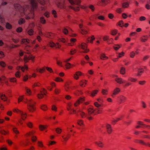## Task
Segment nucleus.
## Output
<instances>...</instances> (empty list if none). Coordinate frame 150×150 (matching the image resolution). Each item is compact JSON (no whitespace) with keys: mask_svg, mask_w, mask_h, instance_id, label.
<instances>
[{"mask_svg":"<svg viewBox=\"0 0 150 150\" xmlns=\"http://www.w3.org/2000/svg\"><path fill=\"white\" fill-rule=\"evenodd\" d=\"M31 6L25 5L23 7L18 4H16L14 5L15 8L17 9L21 13L23 12L25 15H28L25 17V18L28 19L30 18H33L34 16V11L37 8L38 2H39L41 4L44 5L45 4L47 0H29Z\"/></svg>","mask_w":150,"mask_h":150,"instance_id":"nucleus-1","label":"nucleus"},{"mask_svg":"<svg viewBox=\"0 0 150 150\" xmlns=\"http://www.w3.org/2000/svg\"><path fill=\"white\" fill-rule=\"evenodd\" d=\"M24 96H20L18 99V102H20L23 101V103L28 104V109L30 112H34L35 110V104L34 101L32 99L28 100L25 99L24 97Z\"/></svg>","mask_w":150,"mask_h":150,"instance_id":"nucleus-2","label":"nucleus"},{"mask_svg":"<svg viewBox=\"0 0 150 150\" xmlns=\"http://www.w3.org/2000/svg\"><path fill=\"white\" fill-rule=\"evenodd\" d=\"M13 112H16L19 114L21 119L23 120H24L27 117V114L25 112H24L23 111L19 110L17 108H15L13 110Z\"/></svg>","mask_w":150,"mask_h":150,"instance_id":"nucleus-3","label":"nucleus"},{"mask_svg":"<svg viewBox=\"0 0 150 150\" xmlns=\"http://www.w3.org/2000/svg\"><path fill=\"white\" fill-rule=\"evenodd\" d=\"M57 1V5L59 8H64L66 7L65 0H56Z\"/></svg>","mask_w":150,"mask_h":150,"instance_id":"nucleus-4","label":"nucleus"},{"mask_svg":"<svg viewBox=\"0 0 150 150\" xmlns=\"http://www.w3.org/2000/svg\"><path fill=\"white\" fill-rule=\"evenodd\" d=\"M35 133V131H33L31 132H30L27 133L25 134V136L26 137H28L29 136H32L31 140L33 142H34L36 141L37 138L36 136H33V135Z\"/></svg>","mask_w":150,"mask_h":150,"instance_id":"nucleus-5","label":"nucleus"},{"mask_svg":"<svg viewBox=\"0 0 150 150\" xmlns=\"http://www.w3.org/2000/svg\"><path fill=\"white\" fill-rule=\"evenodd\" d=\"M126 97L123 95H120L117 97V100L119 104L124 103L126 100Z\"/></svg>","mask_w":150,"mask_h":150,"instance_id":"nucleus-6","label":"nucleus"},{"mask_svg":"<svg viewBox=\"0 0 150 150\" xmlns=\"http://www.w3.org/2000/svg\"><path fill=\"white\" fill-rule=\"evenodd\" d=\"M40 93H39L37 95V97L39 99L42 98L43 97L44 95H46L47 91L44 88L41 89L40 90Z\"/></svg>","mask_w":150,"mask_h":150,"instance_id":"nucleus-7","label":"nucleus"},{"mask_svg":"<svg viewBox=\"0 0 150 150\" xmlns=\"http://www.w3.org/2000/svg\"><path fill=\"white\" fill-rule=\"evenodd\" d=\"M79 47L84 50L82 52L84 53H87L89 51V50L87 49V46L86 44L84 43H82L79 46Z\"/></svg>","mask_w":150,"mask_h":150,"instance_id":"nucleus-8","label":"nucleus"},{"mask_svg":"<svg viewBox=\"0 0 150 150\" xmlns=\"http://www.w3.org/2000/svg\"><path fill=\"white\" fill-rule=\"evenodd\" d=\"M120 89L118 87L115 88L112 91V94H111V96L114 98L115 96L118 94L120 91Z\"/></svg>","mask_w":150,"mask_h":150,"instance_id":"nucleus-9","label":"nucleus"},{"mask_svg":"<svg viewBox=\"0 0 150 150\" xmlns=\"http://www.w3.org/2000/svg\"><path fill=\"white\" fill-rule=\"evenodd\" d=\"M49 45L51 47H54L56 48H59L61 46L58 43H55L52 41H50L49 42Z\"/></svg>","mask_w":150,"mask_h":150,"instance_id":"nucleus-10","label":"nucleus"},{"mask_svg":"<svg viewBox=\"0 0 150 150\" xmlns=\"http://www.w3.org/2000/svg\"><path fill=\"white\" fill-rule=\"evenodd\" d=\"M79 26L81 29L80 32L81 34L83 35H85L87 33V31L83 27V25L82 24H79Z\"/></svg>","mask_w":150,"mask_h":150,"instance_id":"nucleus-11","label":"nucleus"},{"mask_svg":"<svg viewBox=\"0 0 150 150\" xmlns=\"http://www.w3.org/2000/svg\"><path fill=\"white\" fill-rule=\"evenodd\" d=\"M85 100L84 97H81L78 99L74 103V106L75 107L77 106L81 103H83Z\"/></svg>","mask_w":150,"mask_h":150,"instance_id":"nucleus-12","label":"nucleus"},{"mask_svg":"<svg viewBox=\"0 0 150 150\" xmlns=\"http://www.w3.org/2000/svg\"><path fill=\"white\" fill-rule=\"evenodd\" d=\"M70 3L72 5L76 4L79 6L81 3L80 0H68Z\"/></svg>","mask_w":150,"mask_h":150,"instance_id":"nucleus-13","label":"nucleus"},{"mask_svg":"<svg viewBox=\"0 0 150 150\" xmlns=\"http://www.w3.org/2000/svg\"><path fill=\"white\" fill-rule=\"evenodd\" d=\"M71 136V134L67 131V133L65 134L64 135L62 136V137L63 139L66 142L70 138Z\"/></svg>","mask_w":150,"mask_h":150,"instance_id":"nucleus-14","label":"nucleus"},{"mask_svg":"<svg viewBox=\"0 0 150 150\" xmlns=\"http://www.w3.org/2000/svg\"><path fill=\"white\" fill-rule=\"evenodd\" d=\"M106 128L108 133L109 134H111L112 131V129L111 125L107 124L106 125Z\"/></svg>","mask_w":150,"mask_h":150,"instance_id":"nucleus-15","label":"nucleus"},{"mask_svg":"<svg viewBox=\"0 0 150 150\" xmlns=\"http://www.w3.org/2000/svg\"><path fill=\"white\" fill-rule=\"evenodd\" d=\"M35 58V57L32 55H30L29 56H28L27 55H25L24 56V59L25 62H27L28 60L30 59H31L33 60Z\"/></svg>","mask_w":150,"mask_h":150,"instance_id":"nucleus-16","label":"nucleus"},{"mask_svg":"<svg viewBox=\"0 0 150 150\" xmlns=\"http://www.w3.org/2000/svg\"><path fill=\"white\" fill-rule=\"evenodd\" d=\"M44 36L48 38H54L55 34L50 32H46L44 35Z\"/></svg>","mask_w":150,"mask_h":150,"instance_id":"nucleus-17","label":"nucleus"},{"mask_svg":"<svg viewBox=\"0 0 150 150\" xmlns=\"http://www.w3.org/2000/svg\"><path fill=\"white\" fill-rule=\"evenodd\" d=\"M77 112L79 114L81 117L83 118H84L87 117V115H86L84 112L82 111L80 109L77 110Z\"/></svg>","mask_w":150,"mask_h":150,"instance_id":"nucleus-18","label":"nucleus"},{"mask_svg":"<svg viewBox=\"0 0 150 150\" xmlns=\"http://www.w3.org/2000/svg\"><path fill=\"white\" fill-rule=\"evenodd\" d=\"M82 73L79 71H77L74 75V77L75 79L77 80L79 79V77L82 75Z\"/></svg>","mask_w":150,"mask_h":150,"instance_id":"nucleus-19","label":"nucleus"},{"mask_svg":"<svg viewBox=\"0 0 150 150\" xmlns=\"http://www.w3.org/2000/svg\"><path fill=\"white\" fill-rule=\"evenodd\" d=\"M149 37L147 35H144L142 36L140 38V40L142 42H145L146 41Z\"/></svg>","mask_w":150,"mask_h":150,"instance_id":"nucleus-20","label":"nucleus"},{"mask_svg":"<svg viewBox=\"0 0 150 150\" xmlns=\"http://www.w3.org/2000/svg\"><path fill=\"white\" fill-rule=\"evenodd\" d=\"M16 69L17 70H19L21 69L22 71L23 72H24L25 71V69L26 70L28 69V67L26 65H25L24 67H21L20 66H17L16 67Z\"/></svg>","mask_w":150,"mask_h":150,"instance_id":"nucleus-21","label":"nucleus"},{"mask_svg":"<svg viewBox=\"0 0 150 150\" xmlns=\"http://www.w3.org/2000/svg\"><path fill=\"white\" fill-rule=\"evenodd\" d=\"M101 6H105L110 3L109 0H101Z\"/></svg>","mask_w":150,"mask_h":150,"instance_id":"nucleus-22","label":"nucleus"},{"mask_svg":"<svg viewBox=\"0 0 150 150\" xmlns=\"http://www.w3.org/2000/svg\"><path fill=\"white\" fill-rule=\"evenodd\" d=\"M144 71V69L143 68H140L138 69V73L137 74V76H140Z\"/></svg>","mask_w":150,"mask_h":150,"instance_id":"nucleus-23","label":"nucleus"},{"mask_svg":"<svg viewBox=\"0 0 150 150\" xmlns=\"http://www.w3.org/2000/svg\"><path fill=\"white\" fill-rule=\"evenodd\" d=\"M87 81L86 80H81L80 81L79 84L80 86L82 87H84L87 84Z\"/></svg>","mask_w":150,"mask_h":150,"instance_id":"nucleus-24","label":"nucleus"},{"mask_svg":"<svg viewBox=\"0 0 150 150\" xmlns=\"http://www.w3.org/2000/svg\"><path fill=\"white\" fill-rule=\"evenodd\" d=\"M6 23L3 16L1 14H0V23L1 25H3Z\"/></svg>","mask_w":150,"mask_h":150,"instance_id":"nucleus-25","label":"nucleus"},{"mask_svg":"<svg viewBox=\"0 0 150 150\" xmlns=\"http://www.w3.org/2000/svg\"><path fill=\"white\" fill-rule=\"evenodd\" d=\"M115 81L118 83L121 84L125 83L123 81L122 78H117L115 79Z\"/></svg>","mask_w":150,"mask_h":150,"instance_id":"nucleus-26","label":"nucleus"},{"mask_svg":"<svg viewBox=\"0 0 150 150\" xmlns=\"http://www.w3.org/2000/svg\"><path fill=\"white\" fill-rule=\"evenodd\" d=\"M69 7L76 11H78L79 10V8L78 6H69Z\"/></svg>","mask_w":150,"mask_h":150,"instance_id":"nucleus-27","label":"nucleus"},{"mask_svg":"<svg viewBox=\"0 0 150 150\" xmlns=\"http://www.w3.org/2000/svg\"><path fill=\"white\" fill-rule=\"evenodd\" d=\"M25 22V19L24 18H21L18 21V23L19 25H21L24 23Z\"/></svg>","mask_w":150,"mask_h":150,"instance_id":"nucleus-28","label":"nucleus"},{"mask_svg":"<svg viewBox=\"0 0 150 150\" xmlns=\"http://www.w3.org/2000/svg\"><path fill=\"white\" fill-rule=\"evenodd\" d=\"M95 143L98 146L101 147L103 148L104 146L103 144L101 141L96 142Z\"/></svg>","mask_w":150,"mask_h":150,"instance_id":"nucleus-29","label":"nucleus"},{"mask_svg":"<svg viewBox=\"0 0 150 150\" xmlns=\"http://www.w3.org/2000/svg\"><path fill=\"white\" fill-rule=\"evenodd\" d=\"M88 114L89 115H90L93 114L95 112V110H94L92 108H90L88 110Z\"/></svg>","mask_w":150,"mask_h":150,"instance_id":"nucleus-30","label":"nucleus"},{"mask_svg":"<svg viewBox=\"0 0 150 150\" xmlns=\"http://www.w3.org/2000/svg\"><path fill=\"white\" fill-rule=\"evenodd\" d=\"M99 91L98 90H94L92 91L91 93V96L92 97L95 96L96 94H97L98 92Z\"/></svg>","mask_w":150,"mask_h":150,"instance_id":"nucleus-31","label":"nucleus"},{"mask_svg":"<svg viewBox=\"0 0 150 150\" xmlns=\"http://www.w3.org/2000/svg\"><path fill=\"white\" fill-rule=\"evenodd\" d=\"M47 127V126L46 125H40L39 126V129L41 131H43L44 129H46Z\"/></svg>","mask_w":150,"mask_h":150,"instance_id":"nucleus-32","label":"nucleus"},{"mask_svg":"<svg viewBox=\"0 0 150 150\" xmlns=\"http://www.w3.org/2000/svg\"><path fill=\"white\" fill-rule=\"evenodd\" d=\"M51 13L54 18H57V12L55 10H52L51 11Z\"/></svg>","mask_w":150,"mask_h":150,"instance_id":"nucleus-33","label":"nucleus"},{"mask_svg":"<svg viewBox=\"0 0 150 150\" xmlns=\"http://www.w3.org/2000/svg\"><path fill=\"white\" fill-rule=\"evenodd\" d=\"M95 38L93 35H92L91 37H89L87 39L88 42H90L91 43H92L93 40L95 39Z\"/></svg>","mask_w":150,"mask_h":150,"instance_id":"nucleus-34","label":"nucleus"},{"mask_svg":"<svg viewBox=\"0 0 150 150\" xmlns=\"http://www.w3.org/2000/svg\"><path fill=\"white\" fill-rule=\"evenodd\" d=\"M108 58V57L106 56L104 54H102L100 55V58L101 59L105 60L107 59Z\"/></svg>","mask_w":150,"mask_h":150,"instance_id":"nucleus-35","label":"nucleus"},{"mask_svg":"<svg viewBox=\"0 0 150 150\" xmlns=\"http://www.w3.org/2000/svg\"><path fill=\"white\" fill-rule=\"evenodd\" d=\"M128 81L132 82H135L137 81V79L132 77H129L128 78Z\"/></svg>","mask_w":150,"mask_h":150,"instance_id":"nucleus-36","label":"nucleus"},{"mask_svg":"<svg viewBox=\"0 0 150 150\" xmlns=\"http://www.w3.org/2000/svg\"><path fill=\"white\" fill-rule=\"evenodd\" d=\"M123 118V116H121L120 118H117L116 119L112 121V123L113 124H115V123L117 122L118 120H121Z\"/></svg>","mask_w":150,"mask_h":150,"instance_id":"nucleus-37","label":"nucleus"},{"mask_svg":"<svg viewBox=\"0 0 150 150\" xmlns=\"http://www.w3.org/2000/svg\"><path fill=\"white\" fill-rule=\"evenodd\" d=\"M21 42L22 43L26 44L29 43V40L28 39H22Z\"/></svg>","mask_w":150,"mask_h":150,"instance_id":"nucleus-38","label":"nucleus"},{"mask_svg":"<svg viewBox=\"0 0 150 150\" xmlns=\"http://www.w3.org/2000/svg\"><path fill=\"white\" fill-rule=\"evenodd\" d=\"M40 22L43 24L45 23L46 21L43 16H41L40 18Z\"/></svg>","mask_w":150,"mask_h":150,"instance_id":"nucleus-39","label":"nucleus"},{"mask_svg":"<svg viewBox=\"0 0 150 150\" xmlns=\"http://www.w3.org/2000/svg\"><path fill=\"white\" fill-rule=\"evenodd\" d=\"M129 6V4L127 2H124L122 4V7L123 8H127Z\"/></svg>","mask_w":150,"mask_h":150,"instance_id":"nucleus-40","label":"nucleus"},{"mask_svg":"<svg viewBox=\"0 0 150 150\" xmlns=\"http://www.w3.org/2000/svg\"><path fill=\"white\" fill-rule=\"evenodd\" d=\"M26 94L28 95H30L31 93V91L27 87L25 88Z\"/></svg>","mask_w":150,"mask_h":150,"instance_id":"nucleus-41","label":"nucleus"},{"mask_svg":"<svg viewBox=\"0 0 150 150\" xmlns=\"http://www.w3.org/2000/svg\"><path fill=\"white\" fill-rule=\"evenodd\" d=\"M28 34L30 35H32L33 34L34 31L32 29H30L28 31Z\"/></svg>","mask_w":150,"mask_h":150,"instance_id":"nucleus-42","label":"nucleus"},{"mask_svg":"<svg viewBox=\"0 0 150 150\" xmlns=\"http://www.w3.org/2000/svg\"><path fill=\"white\" fill-rule=\"evenodd\" d=\"M41 109L43 110L46 111L47 109V106L45 105H42L41 106Z\"/></svg>","mask_w":150,"mask_h":150,"instance_id":"nucleus-43","label":"nucleus"},{"mask_svg":"<svg viewBox=\"0 0 150 150\" xmlns=\"http://www.w3.org/2000/svg\"><path fill=\"white\" fill-rule=\"evenodd\" d=\"M12 129L13 132L16 134H17L19 133V132L17 128L13 127Z\"/></svg>","mask_w":150,"mask_h":150,"instance_id":"nucleus-44","label":"nucleus"},{"mask_svg":"<svg viewBox=\"0 0 150 150\" xmlns=\"http://www.w3.org/2000/svg\"><path fill=\"white\" fill-rule=\"evenodd\" d=\"M120 46L119 45H115L113 47L115 50H117L120 48Z\"/></svg>","mask_w":150,"mask_h":150,"instance_id":"nucleus-45","label":"nucleus"},{"mask_svg":"<svg viewBox=\"0 0 150 150\" xmlns=\"http://www.w3.org/2000/svg\"><path fill=\"white\" fill-rule=\"evenodd\" d=\"M101 93L103 95H107L108 94V90L106 89H103L102 90Z\"/></svg>","mask_w":150,"mask_h":150,"instance_id":"nucleus-46","label":"nucleus"},{"mask_svg":"<svg viewBox=\"0 0 150 150\" xmlns=\"http://www.w3.org/2000/svg\"><path fill=\"white\" fill-rule=\"evenodd\" d=\"M102 109L101 108H97L95 110V112L97 114H100L101 113Z\"/></svg>","mask_w":150,"mask_h":150,"instance_id":"nucleus-47","label":"nucleus"},{"mask_svg":"<svg viewBox=\"0 0 150 150\" xmlns=\"http://www.w3.org/2000/svg\"><path fill=\"white\" fill-rule=\"evenodd\" d=\"M55 80L57 82H62L63 81V80L61 78L59 77H56Z\"/></svg>","mask_w":150,"mask_h":150,"instance_id":"nucleus-48","label":"nucleus"},{"mask_svg":"<svg viewBox=\"0 0 150 150\" xmlns=\"http://www.w3.org/2000/svg\"><path fill=\"white\" fill-rule=\"evenodd\" d=\"M125 70L124 68L122 67L120 70V72L121 74H124L125 73Z\"/></svg>","mask_w":150,"mask_h":150,"instance_id":"nucleus-49","label":"nucleus"},{"mask_svg":"<svg viewBox=\"0 0 150 150\" xmlns=\"http://www.w3.org/2000/svg\"><path fill=\"white\" fill-rule=\"evenodd\" d=\"M38 146L42 148V147H44V146L43 145L42 142L41 141L38 142Z\"/></svg>","mask_w":150,"mask_h":150,"instance_id":"nucleus-50","label":"nucleus"},{"mask_svg":"<svg viewBox=\"0 0 150 150\" xmlns=\"http://www.w3.org/2000/svg\"><path fill=\"white\" fill-rule=\"evenodd\" d=\"M88 7L92 11H93L95 9V8L93 5L90 4L88 6Z\"/></svg>","mask_w":150,"mask_h":150,"instance_id":"nucleus-51","label":"nucleus"},{"mask_svg":"<svg viewBox=\"0 0 150 150\" xmlns=\"http://www.w3.org/2000/svg\"><path fill=\"white\" fill-rule=\"evenodd\" d=\"M132 84V83L130 82H127L124 85V87H127L131 85Z\"/></svg>","mask_w":150,"mask_h":150,"instance_id":"nucleus-52","label":"nucleus"},{"mask_svg":"<svg viewBox=\"0 0 150 150\" xmlns=\"http://www.w3.org/2000/svg\"><path fill=\"white\" fill-rule=\"evenodd\" d=\"M139 144L143 145L146 146V143L142 139H140L139 142Z\"/></svg>","mask_w":150,"mask_h":150,"instance_id":"nucleus-53","label":"nucleus"},{"mask_svg":"<svg viewBox=\"0 0 150 150\" xmlns=\"http://www.w3.org/2000/svg\"><path fill=\"white\" fill-rule=\"evenodd\" d=\"M50 13L48 11H45L44 14V15L47 18H49L50 17Z\"/></svg>","mask_w":150,"mask_h":150,"instance_id":"nucleus-54","label":"nucleus"},{"mask_svg":"<svg viewBox=\"0 0 150 150\" xmlns=\"http://www.w3.org/2000/svg\"><path fill=\"white\" fill-rule=\"evenodd\" d=\"M27 125L30 128H32L33 127V124L32 123L29 122L27 123Z\"/></svg>","mask_w":150,"mask_h":150,"instance_id":"nucleus-55","label":"nucleus"},{"mask_svg":"<svg viewBox=\"0 0 150 150\" xmlns=\"http://www.w3.org/2000/svg\"><path fill=\"white\" fill-rule=\"evenodd\" d=\"M52 110L56 112L57 111V108L56 105H53L52 106Z\"/></svg>","mask_w":150,"mask_h":150,"instance_id":"nucleus-56","label":"nucleus"},{"mask_svg":"<svg viewBox=\"0 0 150 150\" xmlns=\"http://www.w3.org/2000/svg\"><path fill=\"white\" fill-rule=\"evenodd\" d=\"M139 84L141 85H144L146 83V81H139Z\"/></svg>","mask_w":150,"mask_h":150,"instance_id":"nucleus-57","label":"nucleus"},{"mask_svg":"<svg viewBox=\"0 0 150 150\" xmlns=\"http://www.w3.org/2000/svg\"><path fill=\"white\" fill-rule=\"evenodd\" d=\"M61 91V90L58 88H56L54 90V93L56 94H59Z\"/></svg>","mask_w":150,"mask_h":150,"instance_id":"nucleus-58","label":"nucleus"},{"mask_svg":"<svg viewBox=\"0 0 150 150\" xmlns=\"http://www.w3.org/2000/svg\"><path fill=\"white\" fill-rule=\"evenodd\" d=\"M141 103L142 104V108H145L147 107L146 104L144 102L142 101Z\"/></svg>","mask_w":150,"mask_h":150,"instance_id":"nucleus-59","label":"nucleus"},{"mask_svg":"<svg viewBox=\"0 0 150 150\" xmlns=\"http://www.w3.org/2000/svg\"><path fill=\"white\" fill-rule=\"evenodd\" d=\"M45 67L39 69L38 70L39 72L41 73H42L43 71H45Z\"/></svg>","mask_w":150,"mask_h":150,"instance_id":"nucleus-60","label":"nucleus"},{"mask_svg":"<svg viewBox=\"0 0 150 150\" xmlns=\"http://www.w3.org/2000/svg\"><path fill=\"white\" fill-rule=\"evenodd\" d=\"M45 68L47 71L50 73H52L53 72L52 69L50 67H45Z\"/></svg>","mask_w":150,"mask_h":150,"instance_id":"nucleus-61","label":"nucleus"},{"mask_svg":"<svg viewBox=\"0 0 150 150\" xmlns=\"http://www.w3.org/2000/svg\"><path fill=\"white\" fill-rule=\"evenodd\" d=\"M15 75L17 77H20L21 76V72L19 71H17L16 72Z\"/></svg>","mask_w":150,"mask_h":150,"instance_id":"nucleus-62","label":"nucleus"},{"mask_svg":"<svg viewBox=\"0 0 150 150\" xmlns=\"http://www.w3.org/2000/svg\"><path fill=\"white\" fill-rule=\"evenodd\" d=\"M118 25L121 27L124 26V23L122 21H121L119 22Z\"/></svg>","mask_w":150,"mask_h":150,"instance_id":"nucleus-63","label":"nucleus"},{"mask_svg":"<svg viewBox=\"0 0 150 150\" xmlns=\"http://www.w3.org/2000/svg\"><path fill=\"white\" fill-rule=\"evenodd\" d=\"M71 64L69 63H67L66 64V68L67 69H69L71 67Z\"/></svg>","mask_w":150,"mask_h":150,"instance_id":"nucleus-64","label":"nucleus"}]
</instances>
